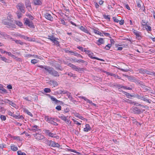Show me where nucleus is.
Instances as JSON below:
<instances>
[{"label": "nucleus", "instance_id": "43", "mask_svg": "<svg viewBox=\"0 0 155 155\" xmlns=\"http://www.w3.org/2000/svg\"><path fill=\"white\" fill-rule=\"evenodd\" d=\"M146 30L147 31H150L151 30V27L150 26H148V25H147L145 27Z\"/></svg>", "mask_w": 155, "mask_h": 155}, {"label": "nucleus", "instance_id": "5", "mask_svg": "<svg viewBox=\"0 0 155 155\" xmlns=\"http://www.w3.org/2000/svg\"><path fill=\"white\" fill-rule=\"evenodd\" d=\"M25 21L24 24L26 25H28L31 28H34L35 26L32 21H30L28 18H25L24 19Z\"/></svg>", "mask_w": 155, "mask_h": 155}, {"label": "nucleus", "instance_id": "30", "mask_svg": "<svg viewBox=\"0 0 155 155\" xmlns=\"http://www.w3.org/2000/svg\"><path fill=\"white\" fill-rule=\"evenodd\" d=\"M137 7L140 8L141 7V4L142 3V2L141 0H137Z\"/></svg>", "mask_w": 155, "mask_h": 155}, {"label": "nucleus", "instance_id": "32", "mask_svg": "<svg viewBox=\"0 0 155 155\" xmlns=\"http://www.w3.org/2000/svg\"><path fill=\"white\" fill-rule=\"evenodd\" d=\"M48 37L46 38L50 40L51 41H52L55 37H54L53 35H48Z\"/></svg>", "mask_w": 155, "mask_h": 155}, {"label": "nucleus", "instance_id": "64", "mask_svg": "<svg viewBox=\"0 0 155 155\" xmlns=\"http://www.w3.org/2000/svg\"><path fill=\"white\" fill-rule=\"evenodd\" d=\"M17 15L18 18H20L21 17V13L18 12L17 13Z\"/></svg>", "mask_w": 155, "mask_h": 155}, {"label": "nucleus", "instance_id": "56", "mask_svg": "<svg viewBox=\"0 0 155 155\" xmlns=\"http://www.w3.org/2000/svg\"><path fill=\"white\" fill-rule=\"evenodd\" d=\"M0 118L2 120H5L6 119V117L5 115H1L0 116Z\"/></svg>", "mask_w": 155, "mask_h": 155}, {"label": "nucleus", "instance_id": "15", "mask_svg": "<svg viewBox=\"0 0 155 155\" xmlns=\"http://www.w3.org/2000/svg\"><path fill=\"white\" fill-rule=\"evenodd\" d=\"M45 17L48 20L50 21H52L53 18L51 16V15L48 13H46L45 15Z\"/></svg>", "mask_w": 155, "mask_h": 155}, {"label": "nucleus", "instance_id": "13", "mask_svg": "<svg viewBox=\"0 0 155 155\" xmlns=\"http://www.w3.org/2000/svg\"><path fill=\"white\" fill-rule=\"evenodd\" d=\"M134 34L136 35L137 38L140 39L141 38V34L140 32L137 31L136 30H134L133 31Z\"/></svg>", "mask_w": 155, "mask_h": 155}, {"label": "nucleus", "instance_id": "14", "mask_svg": "<svg viewBox=\"0 0 155 155\" xmlns=\"http://www.w3.org/2000/svg\"><path fill=\"white\" fill-rule=\"evenodd\" d=\"M49 84L52 85L54 87H55L57 86L58 85V82L55 81L53 80H51L49 81Z\"/></svg>", "mask_w": 155, "mask_h": 155}, {"label": "nucleus", "instance_id": "40", "mask_svg": "<svg viewBox=\"0 0 155 155\" xmlns=\"http://www.w3.org/2000/svg\"><path fill=\"white\" fill-rule=\"evenodd\" d=\"M67 92V91L61 90L59 91V93L61 94H66Z\"/></svg>", "mask_w": 155, "mask_h": 155}, {"label": "nucleus", "instance_id": "57", "mask_svg": "<svg viewBox=\"0 0 155 155\" xmlns=\"http://www.w3.org/2000/svg\"><path fill=\"white\" fill-rule=\"evenodd\" d=\"M55 109H57L59 111L61 110V107L60 105L57 106L56 107Z\"/></svg>", "mask_w": 155, "mask_h": 155}, {"label": "nucleus", "instance_id": "34", "mask_svg": "<svg viewBox=\"0 0 155 155\" xmlns=\"http://www.w3.org/2000/svg\"><path fill=\"white\" fill-rule=\"evenodd\" d=\"M124 94L126 95L127 97L128 98H130L134 96L133 95H132L129 93L124 92Z\"/></svg>", "mask_w": 155, "mask_h": 155}, {"label": "nucleus", "instance_id": "36", "mask_svg": "<svg viewBox=\"0 0 155 155\" xmlns=\"http://www.w3.org/2000/svg\"><path fill=\"white\" fill-rule=\"evenodd\" d=\"M93 30L94 33H95L96 34L100 35L101 36L102 35V33L100 31L95 29H93Z\"/></svg>", "mask_w": 155, "mask_h": 155}, {"label": "nucleus", "instance_id": "46", "mask_svg": "<svg viewBox=\"0 0 155 155\" xmlns=\"http://www.w3.org/2000/svg\"><path fill=\"white\" fill-rule=\"evenodd\" d=\"M143 96L139 95L138 94H137L135 95L134 97H136L137 98L140 100L142 99Z\"/></svg>", "mask_w": 155, "mask_h": 155}, {"label": "nucleus", "instance_id": "25", "mask_svg": "<svg viewBox=\"0 0 155 155\" xmlns=\"http://www.w3.org/2000/svg\"><path fill=\"white\" fill-rule=\"evenodd\" d=\"M9 36L4 32H0V38H8Z\"/></svg>", "mask_w": 155, "mask_h": 155}, {"label": "nucleus", "instance_id": "12", "mask_svg": "<svg viewBox=\"0 0 155 155\" xmlns=\"http://www.w3.org/2000/svg\"><path fill=\"white\" fill-rule=\"evenodd\" d=\"M80 29L83 31V32L88 34L90 35H91V33L89 32V31L87 29V28L85 27H84L82 26H81L80 28Z\"/></svg>", "mask_w": 155, "mask_h": 155}, {"label": "nucleus", "instance_id": "47", "mask_svg": "<svg viewBox=\"0 0 155 155\" xmlns=\"http://www.w3.org/2000/svg\"><path fill=\"white\" fill-rule=\"evenodd\" d=\"M0 59H1L2 61H4L5 62H7L8 60V59L5 57H2V56L1 57Z\"/></svg>", "mask_w": 155, "mask_h": 155}, {"label": "nucleus", "instance_id": "22", "mask_svg": "<svg viewBox=\"0 0 155 155\" xmlns=\"http://www.w3.org/2000/svg\"><path fill=\"white\" fill-rule=\"evenodd\" d=\"M34 4L35 5H41L42 2L41 0H33Z\"/></svg>", "mask_w": 155, "mask_h": 155}, {"label": "nucleus", "instance_id": "41", "mask_svg": "<svg viewBox=\"0 0 155 155\" xmlns=\"http://www.w3.org/2000/svg\"><path fill=\"white\" fill-rule=\"evenodd\" d=\"M17 153V155H26L24 152H22L21 150L18 151Z\"/></svg>", "mask_w": 155, "mask_h": 155}, {"label": "nucleus", "instance_id": "6", "mask_svg": "<svg viewBox=\"0 0 155 155\" xmlns=\"http://www.w3.org/2000/svg\"><path fill=\"white\" fill-rule=\"evenodd\" d=\"M35 138L38 140H41L44 139V137L41 134L36 133L33 134Z\"/></svg>", "mask_w": 155, "mask_h": 155}, {"label": "nucleus", "instance_id": "62", "mask_svg": "<svg viewBox=\"0 0 155 155\" xmlns=\"http://www.w3.org/2000/svg\"><path fill=\"white\" fill-rule=\"evenodd\" d=\"M10 100L7 99H4L3 101H2L3 102L6 103H8V102H9V101Z\"/></svg>", "mask_w": 155, "mask_h": 155}, {"label": "nucleus", "instance_id": "26", "mask_svg": "<svg viewBox=\"0 0 155 155\" xmlns=\"http://www.w3.org/2000/svg\"><path fill=\"white\" fill-rule=\"evenodd\" d=\"M8 114L11 116H12L13 117H15V118L17 119V117H18V116L14 114L13 113H12L11 111H8Z\"/></svg>", "mask_w": 155, "mask_h": 155}, {"label": "nucleus", "instance_id": "39", "mask_svg": "<svg viewBox=\"0 0 155 155\" xmlns=\"http://www.w3.org/2000/svg\"><path fill=\"white\" fill-rule=\"evenodd\" d=\"M141 24L143 26H145V27L147 25V22H146L145 20H142Z\"/></svg>", "mask_w": 155, "mask_h": 155}, {"label": "nucleus", "instance_id": "33", "mask_svg": "<svg viewBox=\"0 0 155 155\" xmlns=\"http://www.w3.org/2000/svg\"><path fill=\"white\" fill-rule=\"evenodd\" d=\"M104 18L105 19H106L108 21H110V16L109 15H103Z\"/></svg>", "mask_w": 155, "mask_h": 155}, {"label": "nucleus", "instance_id": "27", "mask_svg": "<svg viewBox=\"0 0 155 155\" xmlns=\"http://www.w3.org/2000/svg\"><path fill=\"white\" fill-rule=\"evenodd\" d=\"M10 135L11 137L13 139L16 140L18 141H21L20 137H19L12 136L11 135Z\"/></svg>", "mask_w": 155, "mask_h": 155}, {"label": "nucleus", "instance_id": "8", "mask_svg": "<svg viewBox=\"0 0 155 155\" xmlns=\"http://www.w3.org/2000/svg\"><path fill=\"white\" fill-rule=\"evenodd\" d=\"M48 144L49 146L53 147H57L58 148H59L60 147V145L58 143H56L52 140H49L48 141Z\"/></svg>", "mask_w": 155, "mask_h": 155}, {"label": "nucleus", "instance_id": "19", "mask_svg": "<svg viewBox=\"0 0 155 155\" xmlns=\"http://www.w3.org/2000/svg\"><path fill=\"white\" fill-rule=\"evenodd\" d=\"M147 96H148L147 95L145 96H143L141 100L150 104L151 102V101L149 99H148V98L147 97Z\"/></svg>", "mask_w": 155, "mask_h": 155}, {"label": "nucleus", "instance_id": "51", "mask_svg": "<svg viewBox=\"0 0 155 155\" xmlns=\"http://www.w3.org/2000/svg\"><path fill=\"white\" fill-rule=\"evenodd\" d=\"M32 127L35 128L34 129H33L32 130H35V131H38V126L36 125H35L34 126H32Z\"/></svg>", "mask_w": 155, "mask_h": 155}, {"label": "nucleus", "instance_id": "63", "mask_svg": "<svg viewBox=\"0 0 155 155\" xmlns=\"http://www.w3.org/2000/svg\"><path fill=\"white\" fill-rule=\"evenodd\" d=\"M123 88L125 89H127V90H132V88L129 87H127L125 86H124Z\"/></svg>", "mask_w": 155, "mask_h": 155}, {"label": "nucleus", "instance_id": "18", "mask_svg": "<svg viewBox=\"0 0 155 155\" xmlns=\"http://www.w3.org/2000/svg\"><path fill=\"white\" fill-rule=\"evenodd\" d=\"M58 38H55L51 41L54 43V45H56L58 46H59L60 45L59 42L58 41Z\"/></svg>", "mask_w": 155, "mask_h": 155}, {"label": "nucleus", "instance_id": "50", "mask_svg": "<svg viewBox=\"0 0 155 155\" xmlns=\"http://www.w3.org/2000/svg\"><path fill=\"white\" fill-rule=\"evenodd\" d=\"M64 121L67 124H69L70 125L71 124V121H70L69 120L67 119V118Z\"/></svg>", "mask_w": 155, "mask_h": 155}, {"label": "nucleus", "instance_id": "31", "mask_svg": "<svg viewBox=\"0 0 155 155\" xmlns=\"http://www.w3.org/2000/svg\"><path fill=\"white\" fill-rule=\"evenodd\" d=\"M77 48L79 50H81L82 52H85L87 51V49L86 48H84L82 47L78 46Z\"/></svg>", "mask_w": 155, "mask_h": 155}, {"label": "nucleus", "instance_id": "20", "mask_svg": "<svg viewBox=\"0 0 155 155\" xmlns=\"http://www.w3.org/2000/svg\"><path fill=\"white\" fill-rule=\"evenodd\" d=\"M45 69L46 71H47L49 74H51L52 71L53 70V68L52 67H50L45 66Z\"/></svg>", "mask_w": 155, "mask_h": 155}, {"label": "nucleus", "instance_id": "52", "mask_svg": "<svg viewBox=\"0 0 155 155\" xmlns=\"http://www.w3.org/2000/svg\"><path fill=\"white\" fill-rule=\"evenodd\" d=\"M26 15L31 20H33L34 19V17L30 14H28Z\"/></svg>", "mask_w": 155, "mask_h": 155}, {"label": "nucleus", "instance_id": "45", "mask_svg": "<svg viewBox=\"0 0 155 155\" xmlns=\"http://www.w3.org/2000/svg\"><path fill=\"white\" fill-rule=\"evenodd\" d=\"M8 104L10 105H11L12 107H15L16 106V104L14 103L12 101H10L9 102H8Z\"/></svg>", "mask_w": 155, "mask_h": 155}, {"label": "nucleus", "instance_id": "48", "mask_svg": "<svg viewBox=\"0 0 155 155\" xmlns=\"http://www.w3.org/2000/svg\"><path fill=\"white\" fill-rule=\"evenodd\" d=\"M153 72L150 71H148L147 70H145V73H146L147 74H148L152 75V74H153Z\"/></svg>", "mask_w": 155, "mask_h": 155}, {"label": "nucleus", "instance_id": "53", "mask_svg": "<svg viewBox=\"0 0 155 155\" xmlns=\"http://www.w3.org/2000/svg\"><path fill=\"white\" fill-rule=\"evenodd\" d=\"M66 94H67V95L68 96V98L69 99L71 98V99L72 97L71 95V93L70 92L67 91Z\"/></svg>", "mask_w": 155, "mask_h": 155}, {"label": "nucleus", "instance_id": "10", "mask_svg": "<svg viewBox=\"0 0 155 155\" xmlns=\"http://www.w3.org/2000/svg\"><path fill=\"white\" fill-rule=\"evenodd\" d=\"M48 95L49 96V97L51 98V100L55 102V103H60V104H63V102L62 101H59L56 99L55 97H54L53 96L50 95V94H48Z\"/></svg>", "mask_w": 155, "mask_h": 155}, {"label": "nucleus", "instance_id": "23", "mask_svg": "<svg viewBox=\"0 0 155 155\" xmlns=\"http://www.w3.org/2000/svg\"><path fill=\"white\" fill-rule=\"evenodd\" d=\"M51 74L54 77H58L59 76V74L58 72L53 69L52 72Z\"/></svg>", "mask_w": 155, "mask_h": 155}, {"label": "nucleus", "instance_id": "55", "mask_svg": "<svg viewBox=\"0 0 155 155\" xmlns=\"http://www.w3.org/2000/svg\"><path fill=\"white\" fill-rule=\"evenodd\" d=\"M113 19L114 21L118 23L119 21V20H118L117 18L115 17H113Z\"/></svg>", "mask_w": 155, "mask_h": 155}, {"label": "nucleus", "instance_id": "38", "mask_svg": "<svg viewBox=\"0 0 155 155\" xmlns=\"http://www.w3.org/2000/svg\"><path fill=\"white\" fill-rule=\"evenodd\" d=\"M13 40L17 44H19L20 45H23L24 44L23 42L20 40H13Z\"/></svg>", "mask_w": 155, "mask_h": 155}, {"label": "nucleus", "instance_id": "35", "mask_svg": "<svg viewBox=\"0 0 155 155\" xmlns=\"http://www.w3.org/2000/svg\"><path fill=\"white\" fill-rule=\"evenodd\" d=\"M15 22H14L15 24V23L16 25H17L18 26L21 27L23 26V24L20 21H15Z\"/></svg>", "mask_w": 155, "mask_h": 155}, {"label": "nucleus", "instance_id": "60", "mask_svg": "<svg viewBox=\"0 0 155 155\" xmlns=\"http://www.w3.org/2000/svg\"><path fill=\"white\" fill-rule=\"evenodd\" d=\"M127 103L131 104H133L134 103V102L132 101V100H128V101H127Z\"/></svg>", "mask_w": 155, "mask_h": 155}, {"label": "nucleus", "instance_id": "42", "mask_svg": "<svg viewBox=\"0 0 155 155\" xmlns=\"http://www.w3.org/2000/svg\"><path fill=\"white\" fill-rule=\"evenodd\" d=\"M44 91L46 93H50L51 91V89L48 88H45L44 89Z\"/></svg>", "mask_w": 155, "mask_h": 155}, {"label": "nucleus", "instance_id": "16", "mask_svg": "<svg viewBox=\"0 0 155 155\" xmlns=\"http://www.w3.org/2000/svg\"><path fill=\"white\" fill-rule=\"evenodd\" d=\"M104 39L102 38H100L97 41L96 44L98 45H100L101 44H104Z\"/></svg>", "mask_w": 155, "mask_h": 155}, {"label": "nucleus", "instance_id": "24", "mask_svg": "<svg viewBox=\"0 0 155 155\" xmlns=\"http://www.w3.org/2000/svg\"><path fill=\"white\" fill-rule=\"evenodd\" d=\"M25 5L26 8L28 9V10H30L31 9V3L29 1H28L27 2H26Z\"/></svg>", "mask_w": 155, "mask_h": 155}, {"label": "nucleus", "instance_id": "3", "mask_svg": "<svg viewBox=\"0 0 155 155\" xmlns=\"http://www.w3.org/2000/svg\"><path fill=\"white\" fill-rule=\"evenodd\" d=\"M45 133L49 137L54 138H55L57 139L59 138V137L58 136L56 133H52L50 132L49 130H43Z\"/></svg>", "mask_w": 155, "mask_h": 155}, {"label": "nucleus", "instance_id": "49", "mask_svg": "<svg viewBox=\"0 0 155 155\" xmlns=\"http://www.w3.org/2000/svg\"><path fill=\"white\" fill-rule=\"evenodd\" d=\"M38 62V61L37 60L35 59H32L31 60V62L33 64H35L37 63Z\"/></svg>", "mask_w": 155, "mask_h": 155}, {"label": "nucleus", "instance_id": "7", "mask_svg": "<svg viewBox=\"0 0 155 155\" xmlns=\"http://www.w3.org/2000/svg\"><path fill=\"white\" fill-rule=\"evenodd\" d=\"M17 8L20 10L22 13H24L25 11L24 10V4L21 3H18L16 6Z\"/></svg>", "mask_w": 155, "mask_h": 155}, {"label": "nucleus", "instance_id": "1", "mask_svg": "<svg viewBox=\"0 0 155 155\" xmlns=\"http://www.w3.org/2000/svg\"><path fill=\"white\" fill-rule=\"evenodd\" d=\"M2 23L6 25V27L9 28H15V25L12 16L10 15L4 18L2 20Z\"/></svg>", "mask_w": 155, "mask_h": 155}, {"label": "nucleus", "instance_id": "37", "mask_svg": "<svg viewBox=\"0 0 155 155\" xmlns=\"http://www.w3.org/2000/svg\"><path fill=\"white\" fill-rule=\"evenodd\" d=\"M111 46L112 45L111 44H109L106 45L104 47V48L106 50H109Z\"/></svg>", "mask_w": 155, "mask_h": 155}, {"label": "nucleus", "instance_id": "29", "mask_svg": "<svg viewBox=\"0 0 155 155\" xmlns=\"http://www.w3.org/2000/svg\"><path fill=\"white\" fill-rule=\"evenodd\" d=\"M58 117L59 118L64 121L67 118V117L65 116L64 115L62 114H60Z\"/></svg>", "mask_w": 155, "mask_h": 155}, {"label": "nucleus", "instance_id": "21", "mask_svg": "<svg viewBox=\"0 0 155 155\" xmlns=\"http://www.w3.org/2000/svg\"><path fill=\"white\" fill-rule=\"evenodd\" d=\"M10 147L11 150L14 151H17L18 150V147L13 144H12Z\"/></svg>", "mask_w": 155, "mask_h": 155}, {"label": "nucleus", "instance_id": "59", "mask_svg": "<svg viewBox=\"0 0 155 155\" xmlns=\"http://www.w3.org/2000/svg\"><path fill=\"white\" fill-rule=\"evenodd\" d=\"M76 62H79V63L81 62V63H84L85 62L84 61V60H81V59H80V60H77L76 61Z\"/></svg>", "mask_w": 155, "mask_h": 155}, {"label": "nucleus", "instance_id": "2", "mask_svg": "<svg viewBox=\"0 0 155 155\" xmlns=\"http://www.w3.org/2000/svg\"><path fill=\"white\" fill-rule=\"evenodd\" d=\"M85 53L89 57L92 59H96L98 60L101 61H104V59L99 58L97 57L94 56V54L90 50H87Z\"/></svg>", "mask_w": 155, "mask_h": 155}, {"label": "nucleus", "instance_id": "9", "mask_svg": "<svg viewBox=\"0 0 155 155\" xmlns=\"http://www.w3.org/2000/svg\"><path fill=\"white\" fill-rule=\"evenodd\" d=\"M68 65L72 69H73L74 70H75L76 71H81L82 69L80 68H79L78 67L74 65L73 64L69 63L68 64Z\"/></svg>", "mask_w": 155, "mask_h": 155}, {"label": "nucleus", "instance_id": "54", "mask_svg": "<svg viewBox=\"0 0 155 155\" xmlns=\"http://www.w3.org/2000/svg\"><path fill=\"white\" fill-rule=\"evenodd\" d=\"M72 120L74 122L75 124H76L78 125H80L81 124V123H80L79 122L76 120L74 119H72Z\"/></svg>", "mask_w": 155, "mask_h": 155}, {"label": "nucleus", "instance_id": "58", "mask_svg": "<svg viewBox=\"0 0 155 155\" xmlns=\"http://www.w3.org/2000/svg\"><path fill=\"white\" fill-rule=\"evenodd\" d=\"M6 147V145L5 144H0V148L2 149Z\"/></svg>", "mask_w": 155, "mask_h": 155}, {"label": "nucleus", "instance_id": "17", "mask_svg": "<svg viewBox=\"0 0 155 155\" xmlns=\"http://www.w3.org/2000/svg\"><path fill=\"white\" fill-rule=\"evenodd\" d=\"M91 130V128L88 124H86L85 125V127L84 128V131L86 132H88Z\"/></svg>", "mask_w": 155, "mask_h": 155}, {"label": "nucleus", "instance_id": "44", "mask_svg": "<svg viewBox=\"0 0 155 155\" xmlns=\"http://www.w3.org/2000/svg\"><path fill=\"white\" fill-rule=\"evenodd\" d=\"M69 100L70 101H71V102H72L73 103L75 104H78V102L74 100V99L72 97L71 99L70 98L69 99Z\"/></svg>", "mask_w": 155, "mask_h": 155}, {"label": "nucleus", "instance_id": "11", "mask_svg": "<svg viewBox=\"0 0 155 155\" xmlns=\"http://www.w3.org/2000/svg\"><path fill=\"white\" fill-rule=\"evenodd\" d=\"M131 109L132 110V112L134 114H139L141 112L140 110L137 107H132Z\"/></svg>", "mask_w": 155, "mask_h": 155}, {"label": "nucleus", "instance_id": "61", "mask_svg": "<svg viewBox=\"0 0 155 155\" xmlns=\"http://www.w3.org/2000/svg\"><path fill=\"white\" fill-rule=\"evenodd\" d=\"M33 56H34L35 57L41 60H42L43 59L42 57H39L38 55H34Z\"/></svg>", "mask_w": 155, "mask_h": 155}, {"label": "nucleus", "instance_id": "28", "mask_svg": "<svg viewBox=\"0 0 155 155\" xmlns=\"http://www.w3.org/2000/svg\"><path fill=\"white\" fill-rule=\"evenodd\" d=\"M24 111L25 113H26L28 115L31 116V117H33V115L31 113L29 112L28 109H24Z\"/></svg>", "mask_w": 155, "mask_h": 155}, {"label": "nucleus", "instance_id": "4", "mask_svg": "<svg viewBox=\"0 0 155 155\" xmlns=\"http://www.w3.org/2000/svg\"><path fill=\"white\" fill-rule=\"evenodd\" d=\"M45 120L49 123L53 124L55 125H58V124L54 122V118L52 117H49L48 116H45Z\"/></svg>", "mask_w": 155, "mask_h": 155}]
</instances>
